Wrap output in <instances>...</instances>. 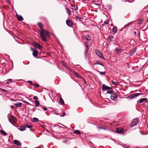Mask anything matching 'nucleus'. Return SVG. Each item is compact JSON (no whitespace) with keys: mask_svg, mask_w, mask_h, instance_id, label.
I'll return each mask as SVG.
<instances>
[{"mask_svg":"<svg viewBox=\"0 0 148 148\" xmlns=\"http://www.w3.org/2000/svg\"><path fill=\"white\" fill-rule=\"evenodd\" d=\"M40 37L42 41L44 42H46L47 39L46 36H49V33L47 30H40Z\"/></svg>","mask_w":148,"mask_h":148,"instance_id":"nucleus-1","label":"nucleus"},{"mask_svg":"<svg viewBox=\"0 0 148 148\" xmlns=\"http://www.w3.org/2000/svg\"><path fill=\"white\" fill-rule=\"evenodd\" d=\"M7 82H6L4 84L7 85V86H9L10 89L14 87L15 85L14 86L12 85V84L13 83V84H15V82H13V80L12 79H8L7 80Z\"/></svg>","mask_w":148,"mask_h":148,"instance_id":"nucleus-2","label":"nucleus"},{"mask_svg":"<svg viewBox=\"0 0 148 148\" xmlns=\"http://www.w3.org/2000/svg\"><path fill=\"white\" fill-rule=\"evenodd\" d=\"M126 130L122 127L117 128L116 129V132L118 133H120L123 135L125 134Z\"/></svg>","mask_w":148,"mask_h":148,"instance_id":"nucleus-3","label":"nucleus"},{"mask_svg":"<svg viewBox=\"0 0 148 148\" xmlns=\"http://www.w3.org/2000/svg\"><path fill=\"white\" fill-rule=\"evenodd\" d=\"M114 51L118 56H120L121 53L123 51V49L117 47L114 50Z\"/></svg>","mask_w":148,"mask_h":148,"instance_id":"nucleus-4","label":"nucleus"},{"mask_svg":"<svg viewBox=\"0 0 148 148\" xmlns=\"http://www.w3.org/2000/svg\"><path fill=\"white\" fill-rule=\"evenodd\" d=\"M30 49L33 51L32 54L33 56L35 58L37 57L38 53V51L31 47H30Z\"/></svg>","mask_w":148,"mask_h":148,"instance_id":"nucleus-5","label":"nucleus"},{"mask_svg":"<svg viewBox=\"0 0 148 148\" xmlns=\"http://www.w3.org/2000/svg\"><path fill=\"white\" fill-rule=\"evenodd\" d=\"M9 120L10 122L12 124L15 123L16 121V118L14 116H12L9 118Z\"/></svg>","mask_w":148,"mask_h":148,"instance_id":"nucleus-6","label":"nucleus"},{"mask_svg":"<svg viewBox=\"0 0 148 148\" xmlns=\"http://www.w3.org/2000/svg\"><path fill=\"white\" fill-rule=\"evenodd\" d=\"M139 120L138 119H134L131 123V126L133 127L136 125L139 122Z\"/></svg>","mask_w":148,"mask_h":148,"instance_id":"nucleus-7","label":"nucleus"},{"mask_svg":"<svg viewBox=\"0 0 148 148\" xmlns=\"http://www.w3.org/2000/svg\"><path fill=\"white\" fill-rule=\"evenodd\" d=\"M33 45L35 48L38 49L40 50H41L42 47V46L40 44L37 42L33 43Z\"/></svg>","mask_w":148,"mask_h":148,"instance_id":"nucleus-8","label":"nucleus"},{"mask_svg":"<svg viewBox=\"0 0 148 148\" xmlns=\"http://www.w3.org/2000/svg\"><path fill=\"white\" fill-rule=\"evenodd\" d=\"M117 95L115 93H114L111 95L110 98L111 99L113 100L114 101H117Z\"/></svg>","mask_w":148,"mask_h":148,"instance_id":"nucleus-9","label":"nucleus"},{"mask_svg":"<svg viewBox=\"0 0 148 148\" xmlns=\"http://www.w3.org/2000/svg\"><path fill=\"white\" fill-rule=\"evenodd\" d=\"M66 23L68 26L70 27H71L73 25V21L70 20H67L66 21Z\"/></svg>","mask_w":148,"mask_h":148,"instance_id":"nucleus-10","label":"nucleus"},{"mask_svg":"<svg viewBox=\"0 0 148 148\" xmlns=\"http://www.w3.org/2000/svg\"><path fill=\"white\" fill-rule=\"evenodd\" d=\"M84 44L86 47V51L85 52V55H86V54L88 53V42H85Z\"/></svg>","mask_w":148,"mask_h":148,"instance_id":"nucleus-11","label":"nucleus"},{"mask_svg":"<svg viewBox=\"0 0 148 148\" xmlns=\"http://www.w3.org/2000/svg\"><path fill=\"white\" fill-rule=\"evenodd\" d=\"M95 52H96V54L100 58L104 60V59H103V57L100 51L97 50H96L95 51Z\"/></svg>","mask_w":148,"mask_h":148,"instance_id":"nucleus-12","label":"nucleus"},{"mask_svg":"<svg viewBox=\"0 0 148 148\" xmlns=\"http://www.w3.org/2000/svg\"><path fill=\"white\" fill-rule=\"evenodd\" d=\"M112 88V87L108 86L105 84H103L102 85V89L103 90H110Z\"/></svg>","mask_w":148,"mask_h":148,"instance_id":"nucleus-13","label":"nucleus"},{"mask_svg":"<svg viewBox=\"0 0 148 148\" xmlns=\"http://www.w3.org/2000/svg\"><path fill=\"white\" fill-rule=\"evenodd\" d=\"M143 94L142 93H137L136 94H134L130 95V97L131 98L133 99L134 97L139 96L140 95H143Z\"/></svg>","mask_w":148,"mask_h":148,"instance_id":"nucleus-14","label":"nucleus"},{"mask_svg":"<svg viewBox=\"0 0 148 148\" xmlns=\"http://www.w3.org/2000/svg\"><path fill=\"white\" fill-rule=\"evenodd\" d=\"M147 100V99L146 98H143L138 100L137 101V103H140L143 102H145Z\"/></svg>","mask_w":148,"mask_h":148,"instance_id":"nucleus-15","label":"nucleus"},{"mask_svg":"<svg viewBox=\"0 0 148 148\" xmlns=\"http://www.w3.org/2000/svg\"><path fill=\"white\" fill-rule=\"evenodd\" d=\"M13 143L16 145L18 146L20 145V142L17 140H14L13 141Z\"/></svg>","mask_w":148,"mask_h":148,"instance_id":"nucleus-16","label":"nucleus"},{"mask_svg":"<svg viewBox=\"0 0 148 148\" xmlns=\"http://www.w3.org/2000/svg\"><path fill=\"white\" fill-rule=\"evenodd\" d=\"M112 31L114 34H116L117 32V28L116 26H114L113 27Z\"/></svg>","mask_w":148,"mask_h":148,"instance_id":"nucleus-17","label":"nucleus"},{"mask_svg":"<svg viewBox=\"0 0 148 148\" xmlns=\"http://www.w3.org/2000/svg\"><path fill=\"white\" fill-rule=\"evenodd\" d=\"M26 127L25 125H22L20 127V130L23 131L25 130Z\"/></svg>","mask_w":148,"mask_h":148,"instance_id":"nucleus-18","label":"nucleus"},{"mask_svg":"<svg viewBox=\"0 0 148 148\" xmlns=\"http://www.w3.org/2000/svg\"><path fill=\"white\" fill-rule=\"evenodd\" d=\"M38 25L39 27L40 28V30L44 29H43L42 27L43 26V25L42 24L41 22H39L38 23Z\"/></svg>","mask_w":148,"mask_h":148,"instance_id":"nucleus-19","label":"nucleus"},{"mask_svg":"<svg viewBox=\"0 0 148 148\" xmlns=\"http://www.w3.org/2000/svg\"><path fill=\"white\" fill-rule=\"evenodd\" d=\"M136 51L135 49H132L130 51V53L129 56H132L134 54L135 52Z\"/></svg>","mask_w":148,"mask_h":148,"instance_id":"nucleus-20","label":"nucleus"},{"mask_svg":"<svg viewBox=\"0 0 148 148\" xmlns=\"http://www.w3.org/2000/svg\"><path fill=\"white\" fill-rule=\"evenodd\" d=\"M22 103H18L14 104L17 107H21L22 106Z\"/></svg>","mask_w":148,"mask_h":148,"instance_id":"nucleus-21","label":"nucleus"},{"mask_svg":"<svg viewBox=\"0 0 148 148\" xmlns=\"http://www.w3.org/2000/svg\"><path fill=\"white\" fill-rule=\"evenodd\" d=\"M97 127L99 129H102L104 130H108V129L106 127L100 126H97Z\"/></svg>","mask_w":148,"mask_h":148,"instance_id":"nucleus-22","label":"nucleus"},{"mask_svg":"<svg viewBox=\"0 0 148 148\" xmlns=\"http://www.w3.org/2000/svg\"><path fill=\"white\" fill-rule=\"evenodd\" d=\"M17 18L18 20L20 21H22L23 19V17L20 15L18 16Z\"/></svg>","mask_w":148,"mask_h":148,"instance_id":"nucleus-23","label":"nucleus"},{"mask_svg":"<svg viewBox=\"0 0 148 148\" xmlns=\"http://www.w3.org/2000/svg\"><path fill=\"white\" fill-rule=\"evenodd\" d=\"M25 126L26 127H27V128H31L33 127V126L32 125H30V124H27L25 125Z\"/></svg>","mask_w":148,"mask_h":148,"instance_id":"nucleus-24","label":"nucleus"},{"mask_svg":"<svg viewBox=\"0 0 148 148\" xmlns=\"http://www.w3.org/2000/svg\"><path fill=\"white\" fill-rule=\"evenodd\" d=\"M34 103H35V106H36L38 107L39 105V102L38 101L36 100L34 101Z\"/></svg>","mask_w":148,"mask_h":148,"instance_id":"nucleus-25","label":"nucleus"},{"mask_svg":"<svg viewBox=\"0 0 148 148\" xmlns=\"http://www.w3.org/2000/svg\"><path fill=\"white\" fill-rule=\"evenodd\" d=\"M59 102L60 103L62 104V105H63L64 104V101L62 98H60V99L59 100Z\"/></svg>","mask_w":148,"mask_h":148,"instance_id":"nucleus-26","label":"nucleus"},{"mask_svg":"<svg viewBox=\"0 0 148 148\" xmlns=\"http://www.w3.org/2000/svg\"><path fill=\"white\" fill-rule=\"evenodd\" d=\"M74 134H81V132H80L78 130H76L75 131H74Z\"/></svg>","mask_w":148,"mask_h":148,"instance_id":"nucleus-27","label":"nucleus"},{"mask_svg":"<svg viewBox=\"0 0 148 148\" xmlns=\"http://www.w3.org/2000/svg\"><path fill=\"white\" fill-rule=\"evenodd\" d=\"M66 10L67 13L69 14V15H70L71 12V11L68 8H66Z\"/></svg>","mask_w":148,"mask_h":148,"instance_id":"nucleus-28","label":"nucleus"},{"mask_svg":"<svg viewBox=\"0 0 148 148\" xmlns=\"http://www.w3.org/2000/svg\"><path fill=\"white\" fill-rule=\"evenodd\" d=\"M38 121V119L36 118H34L32 119V121L34 122H37Z\"/></svg>","mask_w":148,"mask_h":148,"instance_id":"nucleus-29","label":"nucleus"},{"mask_svg":"<svg viewBox=\"0 0 148 148\" xmlns=\"http://www.w3.org/2000/svg\"><path fill=\"white\" fill-rule=\"evenodd\" d=\"M112 82V84L113 85H114L115 86H116L118 85V83L117 82H114L113 81H111Z\"/></svg>","mask_w":148,"mask_h":148,"instance_id":"nucleus-30","label":"nucleus"},{"mask_svg":"<svg viewBox=\"0 0 148 148\" xmlns=\"http://www.w3.org/2000/svg\"><path fill=\"white\" fill-rule=\"evenodd\" d=\"M0 132L4 135H6V133L3 130H1Z\"/></svg>","mask_w":148,"mask_h":148,"instance_id":"nucleus-31","label":"nucleus"},{"mask_svg":"<svg viewBox=\"0 0 148 148\" xmlns=\"http://www.w3.org/2000/svg\"><path fill=\"white\" fill-rule=\"evenodd\" d=\"M114 91L113 90H110L109 91H107V93L109 94H111V95H112V94H113L114 93L113 92Z\"/></svg>","mask_w":148,"mask_h":148,"instance_id":"nucleus-32","label":"nucleus"},{"mask_svg":"<svg viewBox=\"0 0 148 148\" xmlns=\"http://www.w3.org/2000/svg\"><path fill=\"white\" fill-rule=\"evenodd\" d=\"M143 22V21L141 19H138V24H141Z\"/></svg>","mask_w":148,"mask_h":148,"instance_id":"nucleus-33","label":"nucleus"},{"mask_svg":"<svg viewBox=\"0 0 148 148\" xmlns=\"http://www.w3.org/2000/svg\"><path fill=\"white\" fill-rule=\"evenodd\" d=\"M28 82L30 85L33 86L34 84H33V82L32 81H28Z\"/></svg>","mask_w":148,"mask_h":148,"instance_id":"nucleus-34","label":"nucleus"},{"mask_svg":"<svg viewBox=\"0 0 148 148\" xmlns=\"http://www.w3.org/2000/svg\"><path fill=\"white\" fill-rule=\"evenodd\" d=\"M100 72L99 74H100L102 75H104L106 73L105 72Z\"/></svg>","mask_w":148,"mask_h":148,"instance_id":"nucleus-35","label":"nucleus"},{"mask_svg":"<svg viewBox=\"0 0 148 148\" xmlns=\"http://www.w3.org/2000/svg\"><path fill=\"white\" fill-rule=\"evenodd\" d=\"M33 86L36 88H38L39 87V85L38 84H34Z\"/></svg>","mask_w":148,"mask_h":148,"instance_id":"nucleus-36","label":"nucleus"},{"mask_svg":"<svg viewBox=\"0 0 148 148\" xmlns=\"http://www.w3.org/2000/svg\"><path fill=\"white\" fill-rule=\"evenodd\" d=\"M94 5H97V7L98 8L100 7V5L98 3H95L94 4Z\"/></svg>","mask_w":148,"mask_h":148,"instance_id":"nucleus-37","label":"nucleus"},{"mask_svg":"<svg viewBox=\"0 0 148 148\" xmlns=\"http://www.w3.org/2000/svg\"><path fill=\"white\" fill-rule=\"evenodd\" d=\"M75 75L76 77H77L79 75L76 72H75Z\"/></svg>","mask_w":148,"mask_h":148,"instance_id":"nucleus-38","label":"nucleus"},{"mask_svg":"<svg viewBox=\"0 0 148 148\" xmlns=\"http://www.w3.org/2000/svg\"><path fill=\"white\" fill-rule=\"evenodd\" d=\"M33 99L34 100H37L38 99L37 97L36 96H34L33 97Z\"/></svg>","mask_w":148,"mask_h":148,"instance_id":"nucleus-39","label":"nucleus"},{"mask_svg":"<svg viewBox=\"0 0 148 148\" xmlns=\"http://www.w3.org/2000/svg\"><path fill=\"white\" fill-rule=\"evenodd\" d=\"M65 115V113L64 112L63 113V114L62 115H60L61 117H63Z\"/></svg>","mask_w":148,"mask_h":148,"instance_id":"nucleus-40","label":"nucleus"},{"mask_svg":"<svg viewBox=\"0 0 148 148\" xmlns=\"http://www.w3.org/2000/svg\"><path fill=\"white\" fill-rule=\"evenodd\" d=\"M88 36L87 38H86V40H90V38H89V36L88 35V36Z\"/></svg>","mask_w":148,"mask_h":148,"instance_id":"nucleus-41","label":"nucleus"},{"mask_svg":"<svg viewBox=\"0 0 148 148\" xmlns=\"http://www.w3.org/2000/svg\"><path fill=\"white\" fill-rule=\"evenodd\" d=\"M75 18H77V19H80V18H79V17L78 16H75Z\"/></svg>","mask_w":148,"mask_h":148,"instance_id":"nucleus-42","label":"nucleus"},{"mask_svg":"<svg viewBox=\"0 0 148 148\" xmlns=\"http://www.w3.org/2000/svg\"><path fill=\"white\" fill-rule=\"evenodd\" d=\"M42 108L45 111H46V110H47V108H46L44 107L43 108Z\"/></svg>","mask_w":148,"mask_h":148,"instance_id":"nucleus-43","label":"nucleus"},{"mask_svg":"<svg viewBox=\"0 0 148 148\" xmlns=\"http://www.w3.org/2000/svg\"><path fill=\"white\" fill-rule=\"evenodd\" d=\"M110 130L111 132H115V131H114V130Z\"/></svg>","mask_w":148,"mask_h":148,"instance_id":"nucleus-44","label":"nucleus"},{"mask_svg":"<svg viewBox=\"0 0 148 148\" xmlns=\"http://www.w3.org/2000/svg\"><path fill=\"white\" fill-rule=\"evenodd\" d=\"M104 23L106 24H107L108 23V22H104Z\"/></svg>","mask_w":148,"mask_h":148,"instance_id":"nucleus-45","label":"nucleus"},{"mask_svg":"<svg viewBox=\"0 0 148 148\" xmlns=\"http://www.w3.org/2000/svg\"><path fill=\"white\" fill-rule=\"evenodd\" d=\"M113 38H114V37L113 36H111L110 37V39H113Z\"/></svg>","mask_w":148,"mask_h":148,"instance_id":"nucleus-46","label":"nucleus"},{"mask_svg":"<svg viewBox=\"0 0 148 148\" xmlns=\"http://www.w3.org/2000/svg\"><path fill=\"white\" fill-rule=\"evenodd\" d=\"M77 77H78L79 78H81V76L79 75Z\"/></svg>","mask_w":148,"mask_h":148,"instance_id":"nucleus-47","label":"nucleus"},{"mask_svg":"<svg viewBox=\"0 0 148 148\" xmlns=\"http://www.w3.org/2000/svg\"><path fill=\"white\" fill-rule=\"evenodd\" d=\"M11 107L12 108H13L14 107V106L13 105H11Z\"/></svg>","mask_w":148,"mask_h":148,"instance_id":"nucleus-48","label":"nucleus"},{"mask_svg":"<svg viewBox=\"0 0 148 148\" xmlns=\"http://www.w3.org/2000/svg\"><path fill=\"white\" fill-rule=\"evenodd\" d=\"M7 2L9 3H10V1L9 0H7Z\"/></svg>","mask_w":148,"mask_h":148,"instance_id":"nucleus-49","label":"nucleus"},{"mask_svg":"<svg viewBox=\"0 0 148 148\" xmlns=\"http://www.w3.org/2000/svg\"><path fill=\"white\" fill-rule=\"evenodd\" d=\"M71 6H72V7H73V6H74V5H73V4H71Z\"/></svg>","mask_w":148,"mask_h":148,"instance_id":"nucleus-50","label":"nucleus"},{"mask_svg":"<svg viewBox=\"0 0 148 148\" xmlns=\"http://www.w3.org/2000/svg\"><path fill=\"white\" fill-rule=\"evenodd\" d=\"M134 34H136V32H134Z\"/></svg>","mask_w":148,"mask_h":148,"instance_id":"nucleus-51","label":"nucleus"},{"mask_svg":"<svg viewBox=\"0 0 148 148\" xmlns=\"http://www.w3.org/2000/svg\"><path fill=\"white\" fill-rule=\"evenodd\" d=\"M77 10V8H76V9H75V10L76 11Z\"/></svg>","mask_w":148,"mask_h":148,"instance_id":"nucleus-52","label":"nucleus"},{"mask_svg":"<svg viewBox=\"0 0 148 148\" xmlns=\"http://www.w3.org/2000/svg\"><path fill=\"white\" fill-rule=\"evenodd\" d=\"M101 65L102 66H103V64H101Z\"/></svg>","mask_w":148,"mask_h":148,"instance_id":"nucleus-53","label":"nucleus"},{"mask_svg":"<svg viewBox=\"0 0 148 148\" xmlns=\"http://www.w3.org/2000/svg\"><path fill=\"white\" fill-rule=\"evenodd\" d=\"M26 102V103H28L27 102V101H26V102Z\"/></svg>","mask_w":148,"mask_h":148,"instance_id":"nucleus-54","label":"nucleus"},{"mask_svg":"<svg viewBox=\"0 0 148 148\" xmlns=\"http://www.w3.org/2000/svg\"><path fill=\"white\" fill-rule=\"evenodd\" d=\"M147 21L148 22V19L147 20Z\"/></svg>","mask_w":148,"mask_h":148,"instance_id":"nucleus-55","label":"nucleus"},{"mask_svg":"<svg viewBox=\"0 0 148 148\" xmlns=\"http://www.w3.org/2000/svg\"><path fill=\"white\" fill-rule=\"evenodd\" d=\"M137 91V90H135V92H136V91Z\"/></svg>","mask_w":148,"mask_h":148,"instance_id":"nucleus-56","label":"nucleus"}]
</instances>
